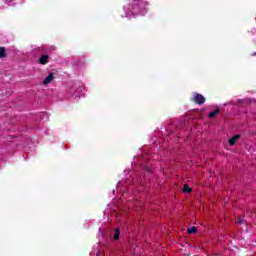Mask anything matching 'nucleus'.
Instances as JSON below:
<instances>
[{
	"instance_id": "1",
	"label": "nucleus",
	"mask_w": 256,
	"mask_h": 256,
	"mask_svg": "<svg viewBox=\"0 0 256 256\" xmlns=\"http://www.w3.org/2000/svg\"><path fill=\"white\" fill-rule=\"evenodd\" d=\"M191 101L195 103L196 105H203L207 99L203 94H199L197 92L193 93V97L191 98Z\"/></svg>"
},
{
	"instance_id": "2",
	"label": "nucleus",
	"mask_w": 256,
	"mask_h": 256,
	"mask_svg": "<svg viewBox=\"0 0 256 256\" xmlns=\"http://www.w3.org/2000/svg\"><path fill=\"white\" fill-rule=\"evenodd\" d=\"M132 5H133L134 13H139V10L141 9L143 2L139 0H134Z\"/></svg>"
},
{
	"instance_id": "3",
	"label": "nucleus",
	"mask_w": 256,
	"mask_h": 256,
	"mask_svg": "<svg viewBox=\"0 0 256 256\" xmlns=\"http://www.w3.org/2000/svg\"><path fill=\"white\" fill-rule=\"evenodd\" d=\"M49 59V55L44 54L38 59V63L40 65H47V63H49Z\"/></svg>"
},
{
	"instance_id": "4",
	"label": "nucleus",
	"mask_w": 256,
	"mask_h": 256,
	"mask_svg": "<svg viewBox=\"0 0 256 256\" xmlns=\"http://www.w3.org/2000/svg\"><path fill=\"white\" fill-rule=\"evenodd\" d=\"M239 139H241V135L236 134V135H234L232 138H230V139L228 140V143H229V145H230L231 147H233V145H235V143H237V141H239Z\"/></svg>"
},
{
	"instance_id": "5",
	"label": "nucleus",
	"mask_w": 256,
	"mask_h": 256,
	"mask_svg": "<svg viewBox=\"0 0 256 256\" xmlns=\"http://www.w3.org/2000/svg\"><path fill=\"white\" fill-rule=\"evenodd\" d=\"M55 79V75L53 73H50L42 82L44 85H49Z\"/></svg>"
},
{
	"instance_id": "6",
	"label": "nucleus",
	"mask_w": 256,
	"mask_h": 256,
	"mask_svg": "<svg viewBox=\"0 0 256 256\" xmlns=\"http://www.w3.org/2000/svg\"><path fill=\"white\" fill-rule=\"evenodd\" d=\"M220 113H221V110L219 109V107H217L214 111L208 114V117L209 119H215V117H217V115H219Z\"/></svg>"
},
{
	"instance_id": "7",
	"label": "nucleus",
	"mask_w": 256,
	"mask_h": 256,
	"mask_svg": "<svg viewBox=\"0 0 256 256\" xmlns=\"http://www.w3.org/2000/svg\"><path fill=\"white\" fill-rule=\"evenodd\" d=\"M119 237H121V230H119V228H116L114 230V241H119Z\"/></svg>"
},
{
	"instance_id": "8",
	"label": "nucleus",
	"mask_w": 256,
	"mask_h": 256,
	"mask_svg": "<svg viewBox=\"0 0 256 256\" xmlns=\"http://www.w3.org/2000/svg\"><path fill=\"white\" fill-rule=\"evenodd\" d=\"M7 57V49L5 47H0V59H5Z\"/></svg>"
},
{
	"instance_id": "9",
	"label": "nucleus",
	"mask_w": 256,
	"mask_h": 256,
	"mask_svg": "<svg viewBox=\"0 0 256 256\" xmlns=\"http://www.w3.org/2000/svg\"><path fill=\"white\" fill-rule=\"evenodd\" d=\"M182 191H183V193H191V191H193V189L191 187H189V184H184Z\"/></svg>"
},
{
	"instance_id": "10",
	"label": "nucleus",
	"mask_w": 256,
	"mask_h": 256,
	"mask_svg": "<svg viewBox=\"0 0 256 256\" xmlns=\"http://www.w3.org/2000/svg\"><path fill=\"white\" fill-rule=\"evenodd\" d=\"M187 233H188L189 235H193V233H197V227L193 226V227H191V228H188V229H187Z\"/></svg>"
},
{
	"instance_id": "11",
	"label": "nucleus",
	"mask_w": 256,
	"mask_h": 256,
	"mask_svg": "<svg viewBox=\"0 0 256 256\" xmlns=\"http://www.w3.org/2000/svg\"><path fill=\"white\" fill-rule=\"evenodd\" d=\"M238 223H239L240 225H243V219L239 218V219H238Z\"/></svg>"
},
{
	"instance_id": "12",
	"label": "nucleus",
	"mask_w": 256,
	"mask_h": 256,
	"mask_svg": "<svg viewBox=\"0 0 256 256\" xmlns=\"http://www.w3.org/2000/svg\"><path fill=\"white\" fill-rule=\"evenodd\" d=\"M76 65H79V62H76Z\"/></svg>"
}]
</instances>
